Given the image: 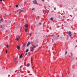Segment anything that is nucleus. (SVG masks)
I'll use <instances>...</instances> for the list:
<instances>
[{
	"label": "nucleus",
	"mask_w": 77,
	"mask_h": 77,
	"mask_svg": "<svg viewBox=\"0 0 77 77\" xmlns=\"http://www.w3.org/2000/svg\"><path fill=\"white\" fill-rule=\"evenodd\" d=\"M33 3L34 4L36 5V4L37 3V1H36V0L34 1H33Z\"/></svg>",
	"instance_id": "obj_1"
},
{
	"label": "nucleus",
	"mask_w": 77,
	"mask_h": 77,
	"mask_svg": "<svg viewBox=\"0 0 77 77\" xmlns=\"http://www.w3.org/2000/svg\"><path fill=\"white\" fill-rule=\"evenodd\" d=\"M31 44V43H30V42H28L27 44V47H29V45H30Z\"/></svg>",
	"instance_id": "obj_2"
},
{
	"label": "nucleus",
	"mask_w": 77,
	"mask_h": 77,
	"mask_svg": "<svg viewBox=\"0 0 77 77\" xmlns=\"http://www.w3.org/2000/svg\"><path fill=\"white\" fill-rule=\"evenodd\" d=\"M35 44H38V39H37L35 40Z\"/></svg>",
	"instance_id": "obj_3"
},
{
	"label": "nucleus",
	"mask_w": 77,
	"mask_h": 77,
	"mask_svg": "<svg viewBox=\"0 0 77 77\" xmlns=\"http://www.w3.org/2000/svg\"><path fill=\"white\" fill-rule=\"evenodd\" d=\"M32 46L31 47V49L33 50V48H34L35 46V45H32Z\"/></svg>",
	"instance_id": "obj_4"
},
{
	"label": "nucleus",
	"mask_w": 77,
	"mask_h": 77,
	"mask_svg": "<svg viewBox=\"0 0 77 77\" xmlns=\"http://www.w3.org/2000/svg\"><path fill=\"white\" fill-rule=\"evenodd\" d=\"M25 27L26 29H27V28H28V24H26L25 26Z\"/></svg>",
	"instance_id": "obj_5"
},
{
	"label": "nucleus",
	"mask_w": 77,
	"mask_h": 77,
	"mask_svg": "<svg viewBox=\"0 0 77 77\" xmlns=\"http://www.w3.org/2000/svg\"><path fill=\"white\" fill-rule=\"evenodd\" d=\"M28 29V28H26L25 29V32H26V33H27V29Z\"/></svg>",
	"instance_id": "obj_6"
},
{
	"label": "nucleus",
	"mask_w": 77,
	"mask_h": 77,
	"mask_svg": "<svg viewBox=\"0 0 77 77\" xmlns=\"http://www.w3.org/2000/svg\"><path fill=\"white\" fill-rule=\"evenodd\" d=\"M17 48L18 50H20V46H17Z\"/></svg>",
	"instance_id": "obj_7"
},
{
	"label": "nucleus",
	"mask_w": 77,
	"mask_h": 77,
	"mask_svg": "<svg viewBox=\"0 0 77 77\" xmlns=\"http://www.w3.org/2000/svg\"><path fill=\"white\" fill-rule=\"evenodd\" d=\"M69 35H70V37H71V32L69 31L68 33Z\"/></svg>",
	"instance_id": "obj_8"
},
{
	"label": "nucleus",
	"mask_w": 77,
	"mask_h": 77,
	"mask_svg": "<svg viewBox=\"0 0 77 77\" xmlns=\"http://www.w3.org/2000/svg\"><path fill=\"white\" fill-rule=\"evenodd\" d=\"M2 22L3 21H2V19H1V20H0V23H2Z\"/></svg>",
	"instance_id": "obj_9"
},
{
	"label": "nucleus",
	"mask_w": 77,
	"mask_h": 77,
	"mask_svg": "<svg viewBox=\"0 0 77 77\" xmlns=\"http://www.w3.org/2000/svg\"><path fill=\"white\" fill-rule=\"evenodd\" d=\"M16 40L17 41H18V40H19V38H17V37Z\"/></svg>",
	"instance_id": "obj_10"
},
{
	"label": "nucleus",
	"mask_w": 77,
	"mask_h": 77,
	"mask_svg": "<svg viewBox=\"0 0 77 77\" xmlns=\"http://www.w3.org/2000/svg\"><path fill=\"white\" fill-rule=\"evenodd\" d=\"M20 12H23V10L20 9Z\"/></svg>",
	"instance_id": "obj_11"
},
{
	"label": "nucleus",
	"mask_w": 77,
	"mask_h": 77,
	"mask_svg": "<svg viewBox=\"0 0 77 77\" xmlns=\"http://www.w3.org/2000/svg\"><path fill=\"white\" fill-rule=\"evenodd\" d=\"M26 66H27V67H28V66H30V63H28L27 65Z\"/></svg>",
	"instance_id": "obj_12"
},
{
	"label": "nucleus",
	"mask_w": 77,
	"mask_h": 77,
	"mask_svg": "<svg viewBox=\"0 0 77 77\" xmlns=\"http://www.w3.org/2000/svg\"><path fill=\"white\" fill-rule=\"evenodd\" d=\"M23 55V54H22L20 56V58H21L22 57V55Z\"/></svg>",
	"instance_id": "obj_13"
},
{
	"label": "nucleus",
	"mask_w": 77,
	"mask_h": 77,
	"mask_svg": "<svg viewBox=\"0 0 77 77\" xmlns=\"http://www.w3.org/2000/svg\"><path fill=\"white\" fill-rule=\"evenodd\" d=\"M20 7H23V4H22L20 5Z\"/></svg>",
	"instance_id": "obj_14"
},
{
	"label": "nucleus",
	"mask_w": 77,
	"mask_h": 77,
	"mask_svg": "<svg viewBox=\"0 0 77 77\" xmlns=\"http://www.w3.org/2000/svg\"><path fill=\"white\" fill-rule=\"evenodd\" d=\"M68 52V51H66V52L65 53V55L66 54H67V53Z\"/></svg>",
	"instance_id": "obj_15"
},
{
	"label": "nucleus",
	"mask_w": 77,
	"mask_h": 77,
	"mask_svg": "<svg viewBox=\"0 0 77 77\" xmlns=\"http://www.w3.org/2000/svg\"><path fill=\"white\" fill-rule=\"evenodd\" d=\"M16 8H18V5H16Z\"/></svg>",
	"instance_id": "obj_16"
},
{
	"label": "nucleus",
	"mask_w": 77,
	"mask_h": 77,
	"mask_svg": "<svg viewBox=\"0 0 77 77\" xmlns=\"http://www.w3.org/2000/svg\"><path fill=\"white\" fill-rule=\"evenodd\" d=\"M29 51V50L28 49H27L26 50V52H28Z\"/></svg>",
	"instance_id": "obj_17"
},
{
	"label": "nucleus",
	"mask_w": 77,
	"mask_h": 77,
	"mask_svg": "<svg viewBox=\"0 0 77 77\" xmlns=\"http://www.w3.org/2000/svg\"><path fill=\"white\" fill-rule=\"evenodd\" d=\"M26 45V44L25 43L23 45V47H24V46H25Z\"/></svg>",
	"instance_id": "obj_18"
},
{
	"label": "nucleus",
	"mask_w": 77,
	"mask_h": 77,
	"mask_svg": "<svg viewBox=\"0 0 77 77\" xmlns=\"http://www.w3.org/2000/svg\"><path fill=\"white\" fill-rule=\"evenodd\" d=\"M5 53H6V54L8 53V51H7V50H6L5 51Z\"/></svg>",
	"instance_id": "obj_19"
},
{
	"label": "nucleus",
	"mask_w": 77,
	"mask_h": 77,
	"mask_svg": "<svg viewBox=\"0 0 77 77\" xmlns=\"http://www.w3.org/2000/svg\"><path fill=\"white\" fill-rule=\"evenodd\" d=\"M53 20V19L51 17V21H52V20Z\"/></svg>",
	"instance_id": "obj_20"
},
{
	"label": "nucleus",
	"mask_w": 77,
	"mask_h": 77,
	"mask_svg": "<svg viewBox=\"0 0 77 77\" xmlns=\"http://www.w3.org/2000/svg\"><path fill=\"white\" fill-rule=\"evenodd\" d=\"M4 29V28L3 27H2L1 28V29H2V30H3V29Z\"/></svg>",
	"instance_id": "obj_21"
},
{
	"label": "nucleus",
	"mask_w": 77,
	"mask_h": 77,
	"mask_svg": "<svg viewBox=\"0 0 77 77\" xmlns=\"http://www.w3.org/2000/svg\"><path fill=\"white\" fill-rule=\"evenodd\" d=\"M27 53H26L25 54V56H27Z\"/></svg>",
	"instance_id": "obj_22"
},
{
	"label": "nucleus",
	"mask_w": 77,
	"mask_h": 77,
	"mask_svg": "<svg viewBox=\"0 0 77 77\" xmlns=\"http://www.w3.org/2000/svg\"><path fill=\"white\" fill-rule=\"evenodd\" d=\"M15 62H17V61H16V58L15 59Z\"/></svg>",
	"instance_id": "obj_23"
},
{
	"label": "nucleus",
	"mask_w": 77,
	"mask_h": 77,
	"mask_svg": "<svg viewBox=\"0 0 77 77\" xmlns=\"http://www.w3.org/2000/svg\"><path fill=\"white\" fill-rule=\"evenodd\" d=\"M33 49H32L31 50V52H32V51H33L32 50Z\"/></svg>",
	"instance_id": "obj_24"
},
{
	"label": "nucleus",
	"mask_w": 77,
	"mask_h": 77,
	"mask_svg": "<svg viewBox=\"0 0 77 77\" xmlns=\"http://www.w3.org/2000/svg\"><path fill=\"white\" fill-rule=\"evenodd\" d=\"M8 47H9V46L8 45H7V48H8Z\"/></svg>",
	"instance_id": "obj_25"
},
{
	"label": "nucleus",
	"mask_w": 77,
	"mask_h": 77,
	"mask_svg": "<svg viewBox=\"0 0 77 77\" xmlns=\"http://www.w3.org/2000/svg\"><path fill=\"white\" fill-rule=\"evenodd\" d=\"M34 9H35V8H33L32 9V11H33V10H34Z\"/></svg>",
	"instance_id": "obj_26"
},
{
	"label": "nucleus",
	"mask_w": 77,
	"mask_h": 77,
	"mask_svg": "<svg viewBox=\"0 0 77 77\" xmlns=\"http://www.w3.org/2000/svg\"><path fill=\"white\" fill-rule=\"evenodd\" d=\"M5 16H8V15H7L5 14Z\"/></svg>",
	"instance_id": "obj_27"
},
{
	"label": "nucleus",
	"mask_w": 77,
	"mask_h": 77,
	"mask_svg": "<svg viewBox=\"0 0 77 77\" xmlns=\"http://www.w3.org/2000/svg\"><path fill=\"white\" fill-rule=\"evenodd\" d=\"M39 24H40V25H41V23H39Z\"/></svg>",
	"instance_id": "obj_28"
},
{
	"label": "nucleus",
	"mask_w": 77,
	"mask_h": 77,
	"mask_svg": "<svg viewBox=\"0 0 77 77\" xmlns=\"http://www.w3.org/2000/svg\"><path fill=\"white\" fill-rule=\"evenodd\" d=\"M42 2H44V0H42Z\"/></svg>",
	"instance_id": "obj_29"
},
{
	"label": "nucleus",
	"mask_w": 77,
	"mask_h": 77,
	"mask_svg": "<svg viewBox=\"0 0 77 77\" xmlns=\"http://www.w3.org/2000/svg\"><path fill=\"white\" fill-rule=\"evenodd\" d=\"M29 35H30V36H31V33H30V34H29Z\"/></svg>",
	"instance_id": "obj_30"
},
{
	"label": "nucleus",
	"mask_w": 77,
	"mask_h": 77,
	"mask_svg": "<svg viewBox=\"0 0 77 77\" xmlns=\"http://www.w3.org/2000/svg\"><path fill=\"white\" fill-rule=\"evenodd\" d=\"M0 1L1 2H2V0H0Z\"/></svg>",
	"instance_id": "obj_31"
},
{
	"label": "nucleus",
	"mask_w": 77,
	"mask_h": 77,
	"mask_svg": "<svg viewBox=\"0 0 77 77\" xmlns=\"http://www.w3.org/2000/svg\"><path fill=\"white\" fill-rule=\"evenodd\" d=\"M66 74V75H67V73H66V74Z\"/></svg>",
	"instance_id": "obj_32"
},
{
	"label": "nucleus",
	"mask_w": 77,
	"mask_h": 77,
	"mask_svg": "<svg viewBox=\"0 0 77 77\" xmlns=\"http://www.w3.org/2000/svg\"><path fill=\"white\" fill-rule=\"evenodd\" d=\"M49 8H50V6H49Z\"/></svg>",
	"instance_id": "obj_33"
},
{
	"label": "nucleus",
	"mask_w": 77,
	"mask_h": 77,
	"mask_svg": "<svg viewBox=\"0 0 77 77\" xmlns=\"http://www.w3.org/2000/svg\"><path fill=\"white\" fill-rule=\"evenodd\" d=\"M31 62V63H32V62Z\"/></svg>",
	"instance_id": "obj_34"
},
{
	"label": "nucleus",
	"mask_w": 77,
	"mask_h": 77,
	"mask_svg": "<svg viewBox=\"0 0 77 77\" xmlns=\"http://www.w3.org/2000/svg\"><path fill=\"white\" fill-rule=\"evenodd\" d=\"M69 57H70V56H69Z\"/></svg>",
	"instance_id": "obj_35"
},
{
	"label": "nucleus",
	"mask_w": 77,
	"mask_h": 77,
	"mask_svg": "<svg viewBox=\"0 0 77 77\" xmlns=\"http://www.w3.org/2000/svg\"><path fill=\"white\" fill-rule=\"evenodd\" d=\"M63 12H64V11H63Z\"/></svg>",
	"instance_id": "obj_36"
}]
</instances>
